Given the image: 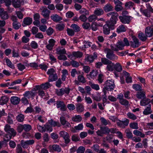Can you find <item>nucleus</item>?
I'll return each instance as SVG.
<instances>
[{
    "mask_svg": "<svg viewBox=\"0 0 153 153\" xmlns=\"http://www.w3.org/2000/svg\"><path fill=\"white\" fill-rule=\"evenodd\" d=\"M145 34L149 37H150L153 35V27H148L145 29Z\"/></svg>",
    "mask_w": 153,
    "mask_h": 153,
    "instance_id": "nucleus-12",
    "label": "nucleus"
},
{
    "mask_svg": "<svg viewBox=\"0 0 153 153\" xmlns=\"http://www.w3.org/2000/svg\"><path fill=\"white\" fill-rule=\"evenodd\" d=\"M4 130L8 133L11 134L13 136H15L16 134V132L13 128H11L10 126L8 124H7L5 126Z\"/></svg>",
    "mask_w": 153,
    "mask_h": 153,
    "instance_id": "nucleus-9",
    "label": "nucleus"
},
{
    "mask_svg": "<svg viewBox=\"0 0 153 153\" xmlns=\"http://www.w3.org/2000/svg\"><path fill=\"white\" fill-rule=\"evenodd\" d=\"M48 122L49 124H50L52 127H55V126L60 127V124L59 122L54 121L52 119L48 120Z\"/></svg>",
    "mask_w": 153,
    "mask_h": 153,
    "instance_id": "nucleus-31",
    "label": "nucleus"
},
{
    "mask_svg": "<svg viewBox=\"0 0 153 153\" xmlns=\"http://www.w3.org/2000/svg\"><path fill=\"white\" fill-rule=\"evenodd\" d=\"M56 105L58 108H60V110L62 111L66 110L67 108L65 103L62 101H56Z\"/></svg>",
    "mask_w": 153,
    "mask_h": 153,
    "instance_id": "nucleus-10",
    "label": "nucleus"
},
{
    "mask_svg": "<svg viewBox=\"0 0 153 153\" xmlns=\"http://www.w3.org/2000/svg\"><path fill=\"white\" fill-rule=\"evenodd\" d=\"M117 22L110 20L107 21L105 23V25H108L111 30H114V29L115 25Z\"/></svg>",
    "mask_w": 153,
    "mask_h": 153,
    "instance_id": "nucleus-19",
    "label": "nucleus"
},
{
    "mask_svg": "<svg viewBox=\"0 0 153 153\" xmlns=\"http://www.w3.org/2000/svg\"><path fill=\"white\" fill-rule=\"evenodd\" d=\"M100 129L101 131L104 133V134L106 133L109 134L110 132L109 129L107 127H100Z\"/></svg>",
    "mask_w": 153,
    "mask_h": 153,
    "instance_id": "nucleus-43",
    "label": "nucleus"
},
{
    "mask_svg": "<svg viewBox=\"0 0 153 153\" xmlns=\"http://www.w3.org/2000/svg\"><path fill=\"white\" fill-rule=\"evenodd\" d=\"M125 46L123 42L122 41H118L117 43V46L119 50H122L123 49V47Z\"/></svg>",
    "mask_w": 153,
    "mask_h": 153,
    "instance_id": "nucleus-38",
    "label": "nucleus"
},
{
    "mask_svg": "<svg viewBox=\"0 0 153 153\" xmlns=\"http://www.w3.org/2000/svg\"><path fill=\"white\" fill-rule=\"evenodd\" d=\"M113 7L110 4H108L105 5L103 7L104 10L106 12L111 11L113 10Z\"/></svg>",
    "mask_w": 153,
    "mask_h": 153,
    "instance_id": "nucleus-28",
    "label": "nucleus"
},
{
    "mask_svg": "<svg viewBox=\"0 0 153 153\" xmlns=\"http://www.w3.org/2000/svg\"><path fill=\"white\" fill-rule=\"evenodd\" d=\"M97 55L94 53V56L90 55L87 57V60L89 62L91 63L93 62L95 59L97 58Z\"/></svg>",
    "mask_w": 153,
    "mask_h": 153,
    "instance_id": "nucleus-30",
    "label": "nucleus"
},
{
    "mask_svg": "<svg viewBox=\"0 0 153 153\" xmlns=\"http://www.w3.org/2000/svg\"><path fill=\"white\" fill-rule=\"evenodd\" d=\"M13 26L14 29L17 30L21 27V25L18 22H13Z\"/></svg>",
    "mask_w": 153,
    "mask_h": 153,
    "instance_id": "nucleus-55",
    "label": "nucleus"
},
{
    "mask_svg": "<svg viewBox=\"0 0 153 153\" xmlns=\"http://www.w3.org/2000/svg\"><path fill=\"white\" fill-rule=\"evenodd\" d=\"M13 118V116L11 114H9L7 117V120L8 123L10 124H12L13 123V120L12 119Z\"/></svg>",
    "mask_w": 153,
    "mask_h": 153,
    "instance_id": "nucleus-57",
    "label": "nucleus"
},
{
    "mask_svg": "<svg viewBox=\"0 0 153 153\" xmlns=\"http://www.w3.org/2000/svg\"><path fill=\"white\" fill-rule=\"evenodd\" d=\"M51 86V85L49 82H46L41 85V89H47Z\"/></svg>",
    "mask_w": 153,
    "mask_h": 153,
    "instance_id": "nucleus-50",
    "label": "nucleus"
},
{
    "mask_svg": "<svg viewBox=\"0 0 153 153\" xmlns=\"http://www.w3.org/2000/svg\"><path fill=\"white\" fill-rule=\"evenodd\" d=\"M51 11L46 8H44L42 11L41 14L45 18L48 19Z\"/></svg>",
    "mask_w": 153,
    "mask_h": 153,
    "instance_id": "nucleus-14",
    "label": "nucleus"
},
{
    "mask_svg": "<svg viewBox=\"0 0 153 153\" xmlns=\"http://www.w3.org/2000/svg\"><path fill=\"white\" fill-rule=\"evenodd\" d=\"M126 30V29L123 25H121L117 29V32L119 33L123 32H125Z\"/></svg>",
    "mask_w": 153,
    "mask_h": 153,
    "instance_id": "nucleus-42",
    "label": "nucleus"
},
{
    "mask_svg": "<svg viewBox=\"0 0 153 153\" xmlns=\"http://www.w3.org/2000/svg\"><path fill=\"white\" fill-rule=\"evenodd\" d=\"M65 25L63 24H57L56 26V29L59 30L61 31L64 29Z\"/></svg>",
    "mask_w": 153,
    "mask_h": 153,
    "instance_id": "nucleus-60",
    "label": "nucleus"
},
{
    "mask_svg": "<svg viewBox=\"0 0 153 153\" xmlns=\"http://www.w3.org/2000/svg\"><path fill=\"white\" fill-rule=\"evenodd\" d=\"M57 76L56 73L50 75L49 76L48 78V82H51L55 81L57 79Z\"/></svg>",
    "mask_w": 153,
    "mask_h": 153,
    "instance_id": "nucleus-32",
    "label": "nucleus"
},
{
    "mask_svg": "<svg viewBox=\"0 0 153 153\" xmlns=\"http://www.w3.org/2000/svg\"><path fill=\"white\" fill-rule=\"evenodd\" d=\"M72 120L74 122H80L82 120V118L79 115H76L72 117Z\"/></svg>",
    "mask_w": 153,
    "mask_h": 153,
    "instance_id": "nucleus-45",
    "label": "nucleus"
},
{
    "mask_svg": "<svg viewBox=\"0 0 153 153\" xmlns=\"http://www.w3.org/2000/svg\"><path fill=\"white\" fill-rule=\"evenodd\" d=\"M10 100L11 103L13 104L16 105L19 103L20 101V99L17 97L13 96L11 97Z\"/></svg>",
    "mask_w": 153,
    "mask_h": 153,
    "instance_id": "nucleus-18",
    "label": "nucleus"
},
{
    "mask_svg": "<svg viewBox=\"0 0 153 153\" xmlns=\"http://www.w3.org/2000/svg\"><path fill=\"white\" fill-rule=\"evenodd\" d=\"M0 17L4 20L7 19L9 18L7 12L4 11L3 8H0Z\"/></svg>",
    "mask_w": 153,
    "mask_h": 153,
    "instance_id": "nucleus-11",
    "label": "nucleus"
},
{
    "mask_svg": "<svg viewBox=\"0 0 153 153\" xmlns=\"http://www.w3.org/2000/svg\"><path fill=\"white\" fill-rule=\"evenodd\" d=\"M51 18L55 22H59L62 19L61 17L56 14L52 15L51 16Z\"/></svg>",
    "mask_w": 153,
    "mask_h": 153,
    "instance_id": "nucleus-24",
    "label": "nucleus"
},
{
    "mask_svg": "<svg viewBox=\"0 0 153 153\" xmlns=\"http://www.w3.org/2000/svg\"><path fill=\"white\" fill-rule=\"evenodd\" d=\"M59 134L60 136L63 137L64 139L65 143L67 144L70 142V136L68 133L64 131H62L60 132Z\"/></svg>",
    "mask_w": 153,
    "mask_h": 153,
    "instance_id": "nucleus-4",
    "label": "nucleus"
},
{
    "mask_svg": "<svg viewBox=\"0 0 153 153\" xmlns=\"http://www.w3.org/2000/svg\"><path fill=\"white\" fill-rule=\"evenodd\" d=\"M133 133L134 135L137 136H140L142 138H143L145 136L144 134L142 133L140 131L137 130H134Z\"/></svg>",
    "mask_w": 153,
    "mask_h": 153,
    "instance_id": "nucleus-39",
    "label": "nucleus"
},
{
    "mask_svg": "<svg viewBox=\"0 0 153 153\" xmlns=\"http://www.w3.org/2000/svg\"><path fill=\"white\" fill-rule=\"evenodd\" d=\"M132 87L136 91H140L142 90L141 86L138 84L133 85Z\"/></svg>",
    "mask_w": 153,
    "mask_h": 153,
    "instance_id": "nucleus-52",
    "label": "nucleus"
},
{
    "mask_svg": "<svg viewBox=\"0 0 153 153\" xmlns=\"http://www.w3.org/2000/svg\"><path fill=\"white\" fill-rule=\"evenodd\" d=\"M107 51L106 57L111 60H114L115 59H117L118 57L114 53V52L111 49H106Z\"/></svg>",
    "mask_w": 153,
    "mask_h": 153,
    "instance_id": "nucleus-3",
    "label": "nucleus"
},
{
    "mask_svg": "<svg viewBox=\"0 0 153 153\" xmlns=\"http://www.w3.org/2000/svg\"><path fill=\"white\" fill-rule=\"evenodd\" d=\"M24 129L26 131H29L31 129V126L29 125L25 124L23 125Z\"/></svg>",
    "mask_w": 153,
    "mask_h": 153,
    "instance_id": "nucleus-63",
    "label": "nucleus"
},
{
    "mask_svg": "<svg viewBox=\"0 0 153 153\" xmlns=\"http://www.w3.org/2000/svg\"><path fill=\"white\" fill-rule=\"evenodd\" d=\"M103 33L105 35H108L110 33L111 29L108 25L105 24L103 27Z\"/></svg>",
    "mask_w": 153,
    "mask_h": 153,
    "instance_id": "nucleus-26",
    "label": "nucleus"
},
{
    "mask_svg": "<svg viewBox=\"0 0 153 153\" xmlns=\"http://www.w3.org/2000/svg\"><path fill=\"white\" fill-rule=\"evenodd\" d=\"M140 11L143 14L147 17H150L151 13H153V9L149 4L147 6L146 9L143 10L141 8Z\"/></svg>",
    "mask_w": 153,
    "mask_h": 153,
    "instance_id": "nucleus-2",
    "label": "nucleus"
},
{
    "mask_svg": "<svg viewBox=\"0 0 153 153\" xmlns=\"http://www.w3.org/2000/svg\"><path fill=\"white\" fill-rule=\"evenodd\" d=\"M83 55L82 53L80 51H78L77 52L74 51L72 52V55L75 57L77 58H81L82 57Z\"/></svg>",
    "mask_w": 153,
    "mask_h": 153,
    "instance_id": "nucleus-37",
    "label": "nucleus"
},
{
    "mask_svg": "<svg viewBox=\"0 0 153 153\" xmlns=\"http://www.w3.org/2000/svg\"><path fill=\"white\" fill-rule=\"evenodd\" d=\"M136 97L139 99H143L146 97L145 95V92L141 90L137 92L136 94Z\"/></svg>",
    "mask_w": 153,
    "mask_h": 153,
    "instance_id": "nucleus-22",
    "label": "nucleus"
},
{
    "mask_svg": "<svg viewBox=\"0 0 153 153\" xmlns=\"http://www.w3.org/2000/svg\"><path fill=\"white\" fill-rule=\"evenodd\" d=\"M120 21L124 24H129L130 22L131 17L128 16H120L119 17Z\"/></svg>",
    "mask_w": 153,
    "mask_h": 153,
    "instance_id": "nucleus-8",
    "label": "nucleus"
},
{
    "mask_svg": "<svg viewBox=\"0 0 153 153\" xmlns=\"http://www.w3.org/2000/svg\"><path fill=\"white\" fill-rule=\"evenodd\" d=\"M60 121L61 124L62 125H65V127H69L71 126L70 123L66 120L65 118L63 117L62 116L60 118Z\"/></svg>",
    "mask_w": 153,
    "mask_h": 153,
    "instance_id": "nucleus-21",
    "label": "nucleus"
},
{
    "mask_svg": "<svg viewBox=\"0 0 153 153\" xmlns=\"http://www.w3.org/2000/svg\"><path fill=\"white\" fill-rule=\"evenodd\" d=\"M151 105H149V106L147 107L145 109L143 112V114L145 115H148L152 113V111H151Z\"/></svg>",
    "mask_w": 153,
    "mask_h": 153,
    "instance_id": "nucleus-44",
    "label": "nucleus"
},
{
    "mask_svg": "<svg viewBox=\"0 0 153 153\" xmlns=\"http://www.w3.org/2000/svg\"><path fill=\"white\" fill-rule=\"evenodd\" d=\"M107 16L111 17L110 20L117 22L118 20V14L116 12H110L107 14Z\"/></svg>",
    "mask_w": 153,
    "mask_h": 153,
    "instance_id": "nucleus-5",
    "label": "nucleus"
},
{
    "mask_svg": "<svg viewBox=\"0 0 153 153\" xmlns=\"http://www.w3.org/2000/svg\"><path fill=\"white\" fill-rule=\"evenodd\" d=\"M71 27L75 32H78L80 31V28L79 26L75 24H72L71 25Z\"/></svg>",
    "mask_w": 153,
    "mask_h": 153,
    "instance_id": "nucleus-35",
    "label": "nucleus"
},
{
    "mask_svg": "<svg viewBox=\"0 0 153 153\" xmlns=\"http://www.w3.org/2000/svg\"><path fill=\"white\" fill-rule=\"evenodd\" d=\"M132 38L133 42L131 41V46L133 48H137L140 45L139 40L134 36H132Z\"/></svg>",
    "mask_w": 153,
    "mask_h": 153,
    "instance_id": "nucleus-7",
    "label": "nucleus"
},
{
    "mask_svg": "<svg viewBox=\"0 0 153 153\" xmlns=\"http://www.w3.org/2000/svg\"><path fill=\"white\" fill-rule=\"evenodd\" d=\"M92 98L94 100L97 102L100 101L102 99V98L99 95L97 96L94 94L92 95Z\"/></svg>",
    "mask_w": 153,
    "mask_h": 153,
    "instance_id": "nucleus-62",
    "label": "nucleus"
},
{
    "mask_svg": "<svg viewBox=\"0 0 153 153\" xmlns=\"http://www.w3.org/2000/svg\"><path fill=\"white\" fill-rule=\"evenodd\" d=\"M98 73L97 71L93 70L90 73L89 75L91 78H93L97 76Z\"/></svg>",
    "mask_w": 153,
    "mask_h": 153,
    "instance_id": "nucleus-54",
    "label": "nucleus"
},
{
    "mask_svg": "<svg viewBox=\"0 0 153 153\" xmlns=\"http://www.w3.org/2000/svg\"><path fill=\"white\" fill-rule=\"evenodd\" d=\"M6 62L7 65L8 67L12 69H15V67L14 66V65L12 63L9 59H7L6 60Z\"/></svg>",
    "mask_w": 153,
    "mask_h": 153,
    "instance_id": "nucleus-48",
    "label": "nucleus"
},
{
    "mask_svg": "<svg viewBox=\"0 0 153 153\" xmlns=\"http://www.w3.org/2000/svg\"><path fill=\"white\" fill-rule=\"evenodd\" d=\"M51 150L60 152L61 151L62 149L60 146L54 144L52 146H50L49 147Z\"/></svg>",
    "mask_w": 153,
    "mask_h": 153,
    "instance_id": "nucleus-13",
    "label": "nucleus"
},
{
    "mask_svg": "<svg viewBox=\"0 0 153 153\" xmlns=\"http://www.w3.org/2000/svg\"><path fill=\"white\" fill-rule=\"evenodd\" d=\"M76 110L78 112H82L84 110V106L81 103H78L76 105Z\"/></svg>",
    "mask_w": 153,
    "mask_h": 153,
    "instance_id": "nucleus-27",
    "label": "nucleus"
},
{
    "mask_svg": "<svg viewBox=\"0 0 153 153\" xmlns=\"http://www.w3.org/2000/svg\"><path fill=\"white\" fill-rule=\"evenodd\" d=\"M78 80L79 82L82 83H85L86 82L85 78L84 76L82 75H79L78 76Z\"/></svg>",
    "mask_w": 153,
    "mask_h": 153,
    "instance_id": "nucleus-56",
    "label": "nucleus"
},
{
    "mask_svg": "<svg viewBox=\"0 0 153 153\" xmlns=\"http://www.w3.org/2000/svg\"><path fill=\"white\" fill-rule=\"evenodd\" d=\"M83 126L82 123L79 124L78 126H75L74 128L71 129V131L74 133L77 132L83 129Z\"/></svg>",
    "mask_w": 153,
    "mask_h": 153,
    "instance_id": "nucleus-16",
    "label": "nucleus"
},
{
    "mask_svg": "<svg viewBox=\"0 0 153 153\" xmlns=\"http://www.w3.org/2000/svg\"><path fill=\"white\" fill-rule=\"evenodd\" d=\"M21 1L20 0H12V4L15 8H19L21 6Z\"/></svg>",
    "mask_w": 153,
    "mask_h": 153,
    "instance_id": "nucleus-25",
    "label": "nucleus"
},
{
    "mask_svg": "<svg viewBox=\"0 0 153 153\" xmlns=\"http://www.w3.org/2000/svg\"><path fill=\"white\" fill-rule=\"evenodd\" d=\"M104 13L103 10L101 8H97L95 9L94 13L96 16H100Z\"/></svg>",
    "mask_w": 153,
    "mask_h": 153,
    "instance_id": "nucleus-23",
    "label": "nucleus"
},
{
    "mask_svg": "<svg viewBox=\"0 0 153 153\" xmlns=\"http://www.w3.org/2000/svg\"><path fill=\"white\" fill-rule=\"evenodd\" d=\"M114 63L111 61L109 64L107 65L106 69L108 71H112L114 70Z\"/></svg>",
    "mask_w": 153,
    "mask_h": 153,
    "instance_id": "nucleus-34",
    "label": "nucleus"
},
{
    "mask_svg": "<svg viewBox=\"0 0 153 153\" xmlns=\"http://www.w3.org/2000/svg\"><path fill=\"white\" fill-rule=\"evenodd\" d=\"M127 116L129 118L133 120H135L137 119V117L136 115L130 112L127 113Z\"/></svg>",
    "mask_w": 153,
    "mask_h": 153,
    "instance_id": "nucleus-46",
    "label": "nucleus"
},
{
    "mask_svg": "<svg viewBox=\"0 0 153 153\" xmlns=\"http://www.w3.org/2000/svg\"><path fill=\"white\" fill-rule=\"evenodd\" d=\"M32 22V19L30 17H27L25 18L23 20V22L22 25L23 27L26 25H30Z\"/></svg>",
    "mask_w": 153,
    "mask_h": 153,
    "instance_id": "nucleus-15",
    "label": "nucleus"
},
{
    "mask_svg": "<svg viewBox=\"0 0 153 153\" xmlns=\"http://www.w3.org/2000/svg\"><path fill=\"white\" fill-rule=\"evenodd\" d=\"M62 47L59 46L56 49V54L59 55L65 54L66 51L65 48H62Z\"/></svg>",
    "mask_w": 153,
    "mask_h": 153,
    "instance_id": "nucleus-20",
    "label": "nucleus"
},
{
    "mask_svg": "<svg viewBox=\"0 0 153 153\" xmlns=\"http://www.w3.org/2000/svg\"><path fill=\"white\" fill-rule=\"evenodd\" d=\"M85 150V148L82 146H80L76 150L77 153H84Z\"/></svg>",
    "mask_w": 153,
    "mask_h": 153,
    "instance_id": "nucleus-61",
    "label": "nucleus"
},
{
    "mask_svg": "<svg viewBox=\"0 0 153 153\" xmlns=\"http://www.w3.org/2000/svg\"><path fill=\"white\" fill-rule=\"evenodd\" d=\"M100 120L101 124L102 125L106 126L108 124H109L110 123V122L108 120H106L103 117L100 118Z\"/></svg>",
    "mask_w": 153,
    "mask_h": 153,
    "instance_id": "nucleus-41",
    "label": "nucleus"
},
{
    "mask_svg": "<svg viewBox=\"0 0 153 153\" xmlns=\"http://www.w3.org/2000/svg\"><path fill=\"white\" fill-rule=\"evenodd\" d=\"M8 98L6 96L2 97L1 98V101L2 102L1 103V104L2 105L6 104L8 101Z\"/></svg>",
    "mask_w": 153,
    "mask_h": 153,
    "instance_id": "nucleus-53",
    "label": "nucleus"
},
{
    "mask_svg": "<svg viewBox=\"0 0 153 153\" xmlns=\"http://www.w3.org/2000/svg\"><path fill=\"white\" fill-rule=\"evenodd\" d=\"M55 42L56 41L54 39H51L49 41V44L46 46V48L49 50H51L55 45Z\"/></svg>",
    "mask_w": 153,
    "mask_h": 153,
    "instance_id": "nucleus-17",
    "label": "nucleus"
},
{
    "mask_svg": "<svg viewBox=\"0 0 153 153\" xmlns=\"http://www.w3.org/2000/svg\"><path fill=\"white\" fill-rule=\"evenodd\" d=\"M129 123V120L128 119H126L125 121H121L118 120L117 122V125L120 127L123 128L127 126Z\"/></svg>",
    "mask_w": 153,
    "mask_h": 153,
    "instance_id": "nucleus-6",
    "label": "nucleus"
},
{
    "mask_svg": "<svg viewBox=\"0 0 153 153\" xmlns=\"http://www.w3.org/2000/svg\"><path fill=\"white\" fill-rule=\"evenodd\" d=\"M24 116L22 114H19L16 117V120L19 122H22L24 120Z\"/></svg>",
    "mask_w": 153,
    "mask_h": 153,
    "instance_id": "nucleus-49",
    "label": "nucleus"
},
{
    "mask_svg": "<svg viewBox=\"0 0 153 153\" xmlns=\"http://www.w3.org/2000/svg\"><path fill=\"white\" fill-rule=\"evenodd\" d=\"M126 134V136L128 139L132 138L133 137V134L130 130L128 128L125 131Z\"/></svg>",
    "mask_w": 153,
    "mask_h": 153,
    "instance_id": "nucleus-47",
    "label": "nucleus"
},
{
    "mask_svg": "<svg viewBox=\"0 0 153 153\" xmlns=\"http://www.w3.org/2000/svg\"><path fill=\"white\" fill-rule=\"evenodd\" d=\"M89 85L92 89H94L96 91H98L99 90L100 87L98 84L92 83L91 82H89Z\"/></svg>",
    "mask_w": 153,
    "mask_h": 153,
    "instance_id": "nucleus-40",
    "label": "nucleus"
},
{
    "mask_svg": "<svg viewBox=\"0 0 153 153\" xmlns=\"http://www.w3.org/2000/svg\"><path fill=\"white\" fill-rule=\"evenodd\" d=\"M114 69L118 72H120L122 70V66L118 62L114 64Z\"/></svg>",
    "mask_w": 153,
    "mask_h": 153,
    "instance_id": "nucleus-36",
    "label": "nucleus"
},
{
    "mask_svg": "<svg viewBox=\"0 0 153 153\" xmlns=\"http://www.w3.org/2000/svg\"><path fill=\"white\" fill-rule=\"evenodd\" d=\"M98 26L96 22H94L91 24V27L93 30L96 31L97 30Z\"/></svg>",
    "mask_w": 153,
    "mask_h": 153,
    "instance_id": "nucleus-59",
    "label": "nucleus"
},
{
    "mask_svg": "<svg viewBox=\"0 0 153 153\" xmlns=\"http://www.w3.org/2000/svg\"><path fill=\"white\" fill-rule=\"evenodd\" d=\"M101 61L102 64L106 65H107L111 61L108 59L105 58H102Z\"/></svg>",
    "mask_w": 153,
    "mask_h": 153,
    "instance_id": "nucleus-58",
    "label": "nucleus"
},
{
    "mask_svg": "<svg viewBox=\"0 0 153 153\" xmlns=\"http://www.w3.org/2000/svg\"><path fill=\"white\" fill-rule=\"evenodd\" d=\"M147 37L148 36L147 35H146V34H145L142 32L139 33L138 34L139 38L143 41H145L146 40Z\"/></svg>",
    "mask_w": 153,
    "mask_h": 153,
    "instance_id": "nucleus-29",
    "label": "nucleus"
},
{
    "mask_svg": "<svg viewBox=\"0 0 153 153\" xmlns=\"http://www.w3.org/2000/svg\"><path fill=\"white\" fill-rule=\"evenodd\" d=\"M88 19L89 22H91L96 21L97 19V17L95 14L92 15L90 16Z\"/></svg>",
    "mask_w": 153,
    "mask_h": 153,
    "instance_id": "nucleus-51",
    "label": "nucleus"
},
{
    "mask_svg": "<svg viewBox=\"0 0 153 153\" xmlns=\"http://www.w3.org/2000/svg\"><path fill=\"white\" fill-rule=\"evenodd\" d=\"M21 145L23 148H28V145L26 141H25L23 140L21 141Z\"/></svg>",
    "mask_w": 153,
    "mask_h": 153,
    "instance_id": "nucleus-64",
    "label": "nucleus"
},
{
    "mask_svg": "<svg viewBox=\"0 0 153 153\" xmlns=\"http://www.w3.org/2000/svg\"><path fill=\"white\" fill-rule=\"evenodd\" d=\"M103 85L104 87L103 89V91L104 94H105L106 91H112L115 86L114 80L112 79L107 80L105 82Z\"/></svg>",
    "mask_w": 153,
    "mask_h": 153,
    "instance_id": "nucleus-1",
    "label": "nucleus"
},
{
    "mask_svg": "<svg viewBox=\"0 0 153 153\" xmlns=\"http://www.w3.org/2000/svg\"><path fill=\"white\" fill-rule=\"evenodd\" d=\"M150 102V100L146 97L145 99H142L140 102L141 105L145 106L149 104Z\"/></svg>",
    "mask_w": 153,
    "mask_h": 153,
    "instance_id": "nucleus-33",
    "label": "nucleus"
}]
</instances>
